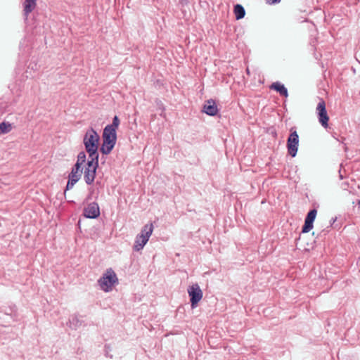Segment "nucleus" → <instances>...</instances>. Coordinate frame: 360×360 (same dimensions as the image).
Returning a JSON list of instances; mask_svg holds the SVG:
<instances>
[{
  "label": "nucleus",
  "instance_id": "f257e3e1",
  "mask_svg": "<svg viewBox=\"0 0 360 360\" xmlns=\"http://www.w3.org/2000/svg\"><path fill=\"white\" fill-rule=\"evenodd\" d=\"M120 121L119 117L115 115L112 119V122L108 124L103 129V143L101 146L100 150L103 155H108L110 153L115 147L117 141L116 130L120 125Z\"/></svg>",
  "mask_w": 360,
  "mask_h": 360
},
{
  "label": "nucleus",
  "instance_id": "f03ea898",
  "mask_svg": "<svg viewBox=\"0 0 360 360\" xmlns=\"http://www.w3.org/2000/svg\"><path fill=\"white\" fill-rule=\"evenodd\" d=\"M100 136L98 134L93 128L88 129L84 136L83 143L85 146L86 151L91 156L98 153V143Z\"/></svg>",
  "mask_w": 360,
  "mask_h": 360
},
{
  "label": "nucleus",
  "instance_id": "7ed1b4c3",
  "mask_svg": "<svg viewBox=\"0 0 360 360\" xmlns=\"http://www.w3.org/2000/svg\"><path fill=\"white\" fill-rule=\"evenodd\" d=\"M153 231V224H146L139 234L136 236L134 250L135 251H139L143 248L145 245L149 240V238L152 235Z\"/></svg>",
  "mask_w": 360,
  "mask_h": 360
},
{
  "label": "nucleus",
  "instance_id": "20e7f679",
  "mask_svg": "<svg viewBox=\"0 0 360 360\" xmlns=\"http://www.w3.org/2000/svg\"><path fill=\"white\" fill-rule=\"evenodd\" d=\"M116 274L112 269L106 270L105 273L98 279V283L101 290L108 292L113 285L117 283Z\"/></svg>",
  "mask_w": 360,
  "mask_h": 360
},
{
  "label": "nucleus",
  "instance_id": "39448f33",
  "mask_svg": "<svg viewBox=\"0 0 360 360\" xmlns=\"http://www.w3.org/2000/svg\"><path fill=\"white\" fill-rule=\"evenodd\" d=\"M188 294L190 297V302L191 304L192 309H194L196 307L198 303L202 300V291L200 289V286L198 283H194L191 285H190L187 290Z\"/></svg>",
  "mask_w": 360,
  "mask_h": 360
},
{
  "label": "nucleus",
  "instance_id": "423d86ee",
  "mask_svg": "<svg viewBox=\"0 0 360 360\" xmlns=\"http://www.w3.org/2000/svg\"><path fill=\"white\" fill-rule=\"evenodd\" d=\"M299 146V136L295 130L291 132L287 140V148L288 154L294 158L296 156Z\"/></svg>",
  "mask_w": 360,
  "mask_h": 360
},
{
  "label": "nucleus",
  "instance_id": "0eeeda50",
  "mask_svg": "<svg viewBox=\"0 0 360 360\" xmlns=\"http://www.w3.org/2000/svg\"><path fill=\"white\" fill-rule=\"evenodd\" d=\"M316 111L318 115L319 122L324 128L328 127L329 117L326 108V103L323 98H319V102L316 106Z\"/></svg>",
  "mask_w": 360,
  "mask_h": 360
},
{
  "label": "nucleus",
  "instance_id": "6e6552de",
  "mask_svg": "<svg viewBox=\"0 0 360 360\" xmlns=\"http://www.w3.org/2000/svg\"><path fill=\"white\" fill-rule=\"evenodd\" d=\"M83 214L85 217L89 219H96L100 215V209L97 202L89 203L84 209Z\"/></svg>",
  "mask_w": 360,
  "mask_h": 360
},
{
  "label": "nucleus",
  "instance_id": "1a4fd4ad",
  "mask_svg": "<svg viewBox=\"0 0 360 360\" xmlns=\"http://www.w3.org/2000/svg\"><path fill=\"white\" fill-rule=\"evenodd\" d=\"M202 111L210 116H214L218 113V108L213 99L207 100L203 105Z\"/></svg>",
  "mask_w": 360,
  "mask_h": 360
},
{
  "label": "nucleus",
  "instance_id": "9d476101",
  "mask_svg": "<svg viewBox=\"0 0 360 360\" xmlns=\"http://www.w3.org/2000/svg\"><path fill=\"white\" fill-rule=\"evenodd\" d=\"M96 169H97V165L92 169H90L89 168H85L84 179L85 183L87 185H91L94 183L95 177H96Z\"/></svg>",
  "mask_w": 360,
  "mask_h": 360
},
{
  "label": "nucleus",
  "instance_id": "9b49d317",
  "mask_svg": "<svg viewBox=\"0 0 360 360\" xmlns=\"http://www.w3.org/2000/svg\"><path fill=\"white\" fill-rule=\"evenodd\" d=\"M83 323V320L80 319L77 314H72L70 316L67 326L72 330H77Z\"/></svg>",
  "mask_w": 360,
  "mask_h": 360
},
{
  "label": "nucleus",
  "instance_id": "f8f14e48",
  "mask_svg": "<svg viewBox=\"0 0 360 360\" xmlns=\"http://www.w3.org/2000/svg\"><path fill=\"white\" fill-rule=\"evenodd\" d=\"M36 2L37 0H25L23 2V14L26 18L36 7Z\"/></svg>",
  "mask_w": 360,
  "mask_h": 360
},
{
  "label": "nucleus",
  "instance_id": "ddd939ff",
  "mask_svg": "<svg viewBox=\"0 0 360 360\" xmlns=\"http://www.w3.org/2000/svg\"><path fill=\"white\" fill-rule=\"evenodd\" d=\"M270 89H274L279 93V94L282 96L288 97V89L285 87L283 84L280 83L279 82H274Z\"/></svg>",
  "mask_w": 360,
  "mask_h": 360
},
{
  "label": "nucleus",
  "instance_id": "4468645a",
  "mask_svg": "<svg viewBox=\"0 0 360 360\" xmlns=\"http://www.w3.org/2000/svg\"><path fill=\"white\" fill-rule=\"evenodd\" d=\"M98 157L99 154H95L94 156H91L89 155V160L87 161L86 167L85 168H89L92 169L97 165V168L98 167Z\"/></svg>",
  "mask_w": 360,
  "mask_h": 360
},
{
  "label": "nucleus",
  "instance_id": "2eb2a0df",
  "mask_svg": "<svg viewBox=\"0 0 360 360\" xmlns=\"http://www.w3.org/2000/svg\"><path fill=\"white\" fill-rule=\"evenodd\" d=\"M233 12L236 20H240L244 18L245 15V11L243 6L240 4H236L234 6Z\"/></svg>",
  "mask_w": 360,
  "mask_h": 360
},
{
  "label": "nucleus",
  "instance_id": "dca6fc26",
  "mask_svg": "<svg viewBox=\"0 0 360 360\" xmlns=\"http://www.w3.org/2000/svg\"><path fill=\"white\" fill-rule=\"evenodd\" d=\"M82 172V166H80L79 163H75L73 167L72 168L71 172L70 173L69 176H71V177L79 178L80 179Z\"/></svg>",
  "mask_w": 360,
  "mask_h": 360
},
{
  "label": "nucleus",
  "instance_id": "f3484780",
  "mask_svg": "<svg viewBox=\"0 0 360 360\" xmlns=\"http://www.w3.org/2000/svg\"><path fill=\"white\" fill-rule=\"evenodd\" d=\"M12 129L11 124L9 122H3L0 123V134H5L8 133Z\"/></svg>",
  "mask_w": 360,
  "mask_h": 360
},
{
  "label": "nucleus",
  "instance_id": "a211bd4d",
  "mask_svg": "<svg viewBox=\"0 0 360 360\" xmlns=\"http://www.w3.org/2000/svg\"><path fill=\"white\" fill-rule=\"evenodd\" d=\"M316 214H317V211L316 209H312L307 214V217L305 218V220L308 221H311V222H313L314 221L315 219H316Z\"/></svg>",
  "mask_w": 360,
  "mask_h": 360
},
{
  "label": "nucleus",
  "instance_id": "6ab92c4d",
  "mask_svg": "<svg viewBox=\"0 0 360 360\" xmlns=\"http://www.w3.org/2000/svg\"><path fill=\"white\" fill-rule=\"evenodd\" d=\"M313 226H314L313 222L304 220V224L302 226V233H308L313 229Z\"/></svg>",
  "mask_w": 360,
  "mask_h": 360
},
{
  "label": "nucleus",
  "instance_id": "aec40b11",
  "mask_svg": "<svg viewBox=\"0 0 360 360\" xmlns=\"http://www.w3.org/2000/svg\"><path fill=\"white\" fill-rule=\"evenodd\" d=\"M86 153L84 151H81L77 155V160L76 163H79L80 166L82 165L84 162L86 161Z\"/></svg>",
  "mask_w": 360,
  "mask_h": 360
},
{
  "label": "nucleus",
  "instance_id": "412c9836",
  "mask_svg": "<svg viewBox=\"0 0 360 360\" xmlns=\"http://www.w3.org/2000/svg\"><path fill=\"white\" fill-rule=\"evenodd\" d=\"M68 177V182L73 186L79 180V178L71 177V176H69Z\"/></svg>",
  "mask_w": 360,
  "mask_h": 360
},
{
  "label": "nucleus",
  "instance_id": "4be33fe9",
  "mask_svg": "<svg viewBox=\"0 0 360 360\" xmlns=\"http://www.w3.org/2000/svg\"><path fill=\"white\" fill-rule=\"evenodd\" d=\"M68 177V182L73 186L79 180V178L71 177V176H69Z\"/></svg>",
  "mask_w": 360,
  "mask_h": 360
},
{
  "label": "nucleus",
  "instance_id": "5701e85b",
  "mask_svg": "<svg viewBox=\"0 0 360 360\" xmlns=\"http://www.w3.org/2000/svg\"><path fill=\"white\" fill-rule=\"evenodd\" d=\"M109 351H110V346L109 345H105V355L107 357H109L110 359L112 358V355L109 354Z\"/></svg>",
  "mask_w": 360,
  "mask_h": 360
},
{
  "label": "nucleus",
  "instance_id": "b1692460",
  "mask_svg": "<svg viewBox=\"0 0 360 360\" xmlns=\"http://www.w3.org/2000/svg\"><path fill=\"white\" fill-rule=\"evenodd\" d=\"M281 0H266V2L269 4H276L281 1Z\"/></svg>",
  "mask_w": 360,
  "mask_h": 360
},
{
  "label": "nucleus",
  "instance_id": "393cba45",
  "mask_svg": "<svg viewBox=\"0 0 360 360\" xmlns=\"http://www.w3.org/2000/svg\"><path fill=\"white\" fill-rule=\"evenodd\" d=\"M73 186H74L73 185L70 184L68 181L67 185H66V187H65V192L66 191H68V190H70V189L72 188V187H73Z\"/></svg>",
  "mask_w": 360,
  "mask_h": 360
},
{
  "label": "nucleus",
  "instance_id": "a878e982",
  "mask_svg": "<svg viewBox=\"0 0 360 360\" xmlns=\"http://www.w3.org/2000/svg\"><path fill=\"white\" fill-rule=\"evenodd\" d=\"M16 311V307L15 305L13 306L12 308H11V312H15Z\"/></svg>",
  "mask_w": 360,
  "mask_h": 360
},
{
  "label": "nucleus",
  "instance_id": "bb28decb",
  "mask_svg": "<svg viewBox=\"0 0 360 360\" xmlns=\"http://www.w3.org/2000/svg\"><path fill=\"white\" fill-rule=\"evenodd\" d=\"M336 221V218H332L330 225H332Z\"/></svg>",
  "mask_w": 360,
  "mask_h": 360
},
{
  "label": "nucleus",
  "instance_id": "cd10ccee",
  "mask_svg": "<svg viewBox=\"0 0 360 360\" xmlns=\"http://www.w3.org/2000/svg\"><path fill=\"white\" fill-rule=\"evenodd\" d=\"M356 203L359 205V207H360V200H357Z\"/></svg>",
  "mask_w": 360,
  "mask_h": 360
}]
</instances>
